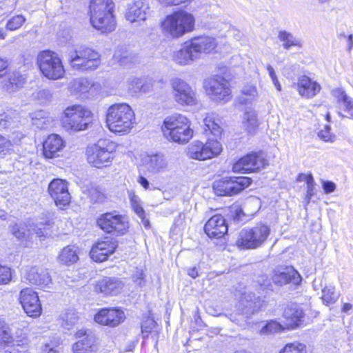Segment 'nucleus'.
<instances>
[{"label": "nucleus", "instance_id": "nucleus-27", "mask_svg": "<svg viewBox=\"0 0 353 353\" xmlns=\"http://www.w3.org/2000/svg\"><path fill=\"white\" fill-rule=\"evenodd\" d=\"M272 280L275 284L281 286L289 283L299 285L301 283L302 278L294 268L286 267L283 271L276 272Z\"/></svg>", "mask_w": 353, "mask_h": 353}, {"label": "nucleus", "instance_id": "nucleus-18", "mask_svg": "<svg viewBox=\"0 0 353 353\" xmlns=\"http://www.w3.org/2000/svg\"><path fill=\"white\" fill-rule=\"evenodd\" d=\"M24 278L32 285L41 289H50L52 285L48 271L42 268L32 266L25 270Z\"/></svg>", "mask_w": 353, "mask_h": 353}, {"label": "nucleus", "instance_id": "nucleus-23", "mask_svg": "<svg viewBox=\"0 0 353 353\" xmlns=\"http://www.w3.org/2000/svg\"><path fill=\"white\" fill-rule=\"evenodd\" d=\"M64 147L65 142L62 138L57 134H52L43 143V156L47 159L57 157Z\"/></svg>", "mask_w": 353, "mask_h": 353}, {"label": "nucleus", "instance_id": "nucleus-34", "mask_svg": "<svg viewBox=\"0 0 353 353\" xmlns=\"http://www.w3.org/2000/svg\"><path fill=\"white\" fill-rule=\"evenodd\" d=\"M188 125H190V121L186 117L179 113H174L164 119L161 129L163 133H164L165 130L170 131L178 128Z\"/></svg>", "mask_w": 353, "mask_h": 353}, {"label": "nucleus", "instance_id": "nucleus-56", "mask_svg": "<svg viewBox=\"0 0 353 353\" xmlns=\"http://www.w3.org/2000/svg\"><path fill=\"white\" fill-rule=\"evenodd\" d=\"M49 225L48 223H37L32 230L39 237H44L48 234L47 227Z\"/></svg>", "mask_w": 353, "mask_h": 353}, {"label": "nucleus", "instance_id": "nucleus-53", "mask_svg": "<svg viewBox=\"0 0 353 353\" xmlns=\"http://www.w3.org/2000/svg\"><path fill=\"white\" fill-rule=\"evenodd\" d=\"M12 273L10 268L0 265V284H7L11 281Z\"/></svg>", "mask_w": 353, "mask_h": 353}, {"label": "nucleus", "instance_id": "nucleus-6", "mask_svg": "<svg viewBox=\"0 0 353 353\" xmlns=\"http://www.w3.org/2000/svg\"><path fill=\"white\" fill-rule=\"evenodd\" d=\"M37 64L43 74L50 79L63 77L65 70L60 58L51 51L41 52L37 56Z\"/></svg>", "mask_w": 353, "mask_h": 353}, {"label": "nucleus", "instance_id": "nucleus-9", "mask_svg": "<svg viewBox=\"0 0 353 353\" xmlns=\"http://www.w3.org/2000/svg\"><path fill=\"white\" fill-rule=\"evenodd\" d=\"M250 183V178L231 176L215 181L213 188L219 196H232L248 188Z\"/></svg>", "mask_w": 353, "mask_h": 353}, {"label": "nucleus", "instance_id": "nucleus-2", "mask_svg": "<svg viewBox=\"0 0 353 353\" xmlns=\"http://www.w3.org/2000/svg\"><path fill=\"white\" fill-rule=\"evenodd\" d=\"M116 150V145L109 140H99L92 145L87 148L88 162L92 166L101 168L110 163Z\"/></svg>", "mask_w": 353, "mask_h": 353}, {"label": "nucleus", "instance_id": "nucleus-55", "mask_svg": "<svg viewBox=\"0 0 353 353\" xmlns=\"http://www.w3.org/2000/svg\"><path fill=\"white\" fill-rule=\"evenodd\" d=\"M156 325L157 323L154 319L150 318L147 319L141 325L142 333L143 334H145L143 337L148 336V334L152 332Z\"/></svg>", "mask_w": 353, "mask_h": 353}, {"label": "nucleus", "instance_id": "nucleus-16", "mask_svg": "<svg viewBox=\"0 0 353 353\" xmlns=\"http://www.w3.org/2000/svg\"><path fill=\"white\" fill-rule=\"evenodd\" d=\"M27 345L28 340L26 338L14 340L9 325L0 319V346L10 347V353H21L25 352Z\"/></svg>", "mask_w": 353, "mask_h": 353}, {"label": "nucleus", "instance_id": "nucleus-17", "mask_svg": "<svg viewBox=\"0 0 353 353\" xmlns=\"http://www.w3.org/2000/svg\"><path fill=\"white\" fill-rule=\"evenodd\" d=\"M117 247V241L111 237H105L99 240L92 247L90 257L96 262H103L112 254Z\"/></svg>", "mask_w": 353, "mask_h": 353}, {"label": "nucleus", "instance_id": "nucleus-13", "mask_svg": "<svg viewBox=\"0 0 353 353\" xmlns=\"http://www.w3.org/2000/svg\"><path fill=\"white\" fill-rule=\"evenodd\" d=\"M92 112H63L61 122L66 130L81 131L92 123Z\"/></svg>", "mask_w": 353, "mask_h": 353}, {"label": "nucleus", "instance_id": "nucleus-20", "mask_svg": "<svg viewBox=\"0 0 353 353\" xmlns=\"http://www.w3.org/2000/svg\"><path fill=\"white\" fill-rule=\"evenodd\" d=\"M190 43L196 57L199 59L202 54H208L215 52L218 46L216 38L203 35L192 39Z\"/></svg>", "mask_w": 353, "mask_h": 353}, {"label": "nucleus", "instance_id": "nucleus-28", "mask_svg": "<svg viewBox=\"0 0 353 353\" xmlns=\"http://www.w3.org/2000/svg\"><path fill=\"white\" fill-rule=\"evenodd\" d=\"M321 85L306 76H302L298 79L296 90L299 94L305 98H312L321 90Z\"/></svg>", "mask_w": 353, "mask_h": 353}, {"label": "nucleus", "instance_id": "nucleus-58", "mask_svg": "<svg viewBox=\"0 0 353 353\" xmlns=\"http://www.w3.org/2000/svg\"><path fill=\"white\" fill-rule=\"evenodd\" d=\"M321 183L325 194H330L336 189L335 183L332 181L321 180Z\"/></svg>", "mask_w": 353, "mask_h": 353}, {"label": "nucleus", "instance_id": "nucleus-52", "mask_svg": "<svg viewBox=\"0 0 353 353\" xmlns=\"http://www.w3.org/2000/svg\"><path fill=\"white\" fill-rule=\"evenodd\" d=\"M318 137L325 142H334L335 141V135L330 132V127L325 125L324 128L321 130L318 133Z\"/></svg>", "mask_w": 353, "mask_h": 353}, {"label": "nucleus", "instance_id": "nucleus-59", "mask_svg": "<svg viewBox=\"0 0 353 353\" xmlns=\"http://www.w3.org/2000/svg\"><path fill=\"white\" fill-rule=\"evenodd\" d=\"M108 110H132V108L128 103H116L111 105Z\"/></svg>", "mask_w": 353, "mask_h": 353}, {"label": "nucleus", "instance_id": "nucleus-31", "mask_svg": "<svg viewBox=\"0 0 353 353\" xmlns=\"http://www.w3.org/2000/svg\"><path fill=\"white\" fill-rule=\"evenodd\" d=\"M163 134V136L169 141L181 144H185L192 139L193 136V131L190 128V125H188L178 128L170 131L165 130V132Z\"/></svg>", "mask_w": 353, "mask_h": 353}, {"label": "nucleus", "instance_id": "nucleus-44", "mask_svg": "<svg viewBox=\"0 0 353 353\" xmlns=\"http://www.w3.org/2000/svg\"><path fill=\"white\" fill-rule=\"evenodd\" d=\"M25 82V78L21 74L13 73L9 78L8 84H6V89L10 92H14L22 87Z\"/></svg>", "mask_w": 353, "mask_h": 353}, {"label": "nucleus", "instance_id": "nucleus-45", "mask_svg": "<svg viewBox=\"0 0 353 353\" xmlns=\"http://www.w3.org/2000/svg\"><path fill=\"white\" fill-rule=\"evenodd\" d=\"M243 119L244 126L249 133L254 132L259 126V121L255 112H245Z\"/></svg>", "mask_w": 353, "mask_h": 353}, {"label": "nucleus", "instance_id": "nucleus-32", "mask_svg": "<svg viewBox=\"0 0 353 353\" xmlns=\"http://www.w3.org/2000/svg\"><path fill=\"white\" fill-rule=\"evenodd\" d=\"M99 83H93L87 79L81 78L72 82L71 89L76 93L81 94L88 93L89 96H94L100 90Z\"/></svg>", "mask_w": 353, "mask_h": 353}, {"label": "nucleus", "instance_id": "nucleus-43", "mask_svg": "<svg viewBox=\"0 0 353 353\" xmlns=\"http://www.w3.org/2000/svg\"><path fill=\"white\" fill-rule=\"evenodd\" d=\"M284 330H287L284 323L281 324L276 321L271 320L268 321L266 324L261 329L260 334L261 335H268L278 333Z\"/></svg>", "mask_w": 353, "mask_h": 353}, {"label": "nucleus", "instance_id": "nucleus-47", "mask_svg": "<svg viewBox=\"0 0 353 353\" xmlns=\"http://www.w3.org/2000/svg\"><path fill=\"white\" fill-rule=\"evenodd\" d=\"M321 299L326 305L333 303L338 299V294L335 292V288L332 285L325 286L322 290Z\"/></svg>", "mask_w": 353, "mask_h": 353}, {"label": "nucleus", "instance_id": "nucleus-26", "mask_svg": "<svg viewBox=\"0 0 353 353\" xmlns=\"http://www.w3.org/2000/svg\"><path fill=\"white\" fill-rule=\"evenodd\" d=\"M149 10L148 3L143 0H137L130 4L125 13V18L131 23L146 19Z\"/></svg>", "mask_w": 353, "mask_h": 353}, {"label": "nucleus", "instance_id": "nucleus-21", "mask_svg": "<svg viewBox=\"0 0 353 353\" xmlns=\"http://www.w3.org/2000/svg\"><path fill=\"white\" fill-rule=\"evenodd\" d=\"M141 161L145 169L152 174L164 172L168 168L167 157L162 153L145 154L142 157Z\"/></svg>", "mask_w": 353, "mask_h": 353}, {"label": "nucleus", "instance_id": "nucleus-33", "mask_svg": "<svg viewBox=\"0 0 353 353\" xmlns=\"http://www.w3.org/2000/svg\"><path fill=\"white\" fill-rule=\"evenodd\" d=\"M263 300L260 296H256V295L252 292H243L241 297L239 303L241 306L248 308V312H254V311L259 310L262 307V303Z\"/></svg>", "mask_w": 353, "mask_h": 353}, {"label": "nucleus", "instance_id": "nucleus-1", "mask_svg": "<svg viewBox=\"0 0 353 353\" xmlns=\"http://www.w3.org/2000/svg\"><path fill=\"white\" fill-rule=\"evenodd\" d=\"M194 16L185 10H179L168 15L161 23L163 30L173 38H179L194 30Z\"/></svg>", "mask_w": 353, "mask_h": 353}, {"label": "nucleus", "instance_id": "nucleus-30", "mask_svg": "<svg viewBox=\"0 0 353 353\" xmlns=\"http://www.w3.org/2000/svg\"><path fill=\"white\" fill-rule=\"evenodd\" d=\"M172 59L177 65H188L198 58L190 42H186L179 50L173 52Z\"/></svg>", "mask_w": 353, "mask_h": 353}, {"label": "nucleus", "instance_id": "nucleus-62", "mask_svg": "<svg viewBox=\"0 0 353 353\" xmlns=\"http://www.w3.org/2000/svg\"><path fill=\"white\" fill-rule=\"evenodd\" d=\"M137 182L145 189H150V183L148 180L143 176H139L137 179Z\"/></svg>", "mask_w": 353, "mask_h": 353}, {"label": "nucleus", "instance_id": "nucleus-35", "mask_svg": "<svg viewBox=\"0 0 353 353\" xmlns=\"http://www.w3.org/2000/svg\"><path fill=\"white\" fill-rule=\"evenodd\" d=\"M59 263L70 265L79 260L77 248L74 245H68L63 248L57 256Z\"/></svg>", "mask_w": 353, "mask_h": 353}, {"label": "nucleus", "instance_id": "nucleus-46", "mask_svg": "<svg viewBox=\"0 0 353 353\" xmlns=\"http://www.w3.org/2000/svg\"><path fill=\"white\" fill-rule=\"evenodd\" d=\"M128 196L130 201L132 208L134 212L141 218L144 219V210L142 208L140 198L133 192H128Z\"/></svg>", "mask_w": 353, "mask_h": 353}, {"label": "nucleus", "instance_id": "nucleus-57", "mask_svg": "<svg viewBox=\"0 0 353 353\" xmlns=\"http://www.w3.org/2000/svg\"><path fill=\"white\" fill-rule=\"evenodd\" d=\"M13 235L19 240L26 236V229L21 224L15 223L12 228Z\"/></svg>", "mask_w": 353, "mask_h": 353}, {"label": "nucleus", "instance_id": "nucleus-24", "mask_svg": "<svg viewBox=\"0 0 353 353\" xmlns=\"http://www.w3.org/2000/svg\"><path fill=\"white\" fill-rule=\"evenodd\" d=\"M114 4L112 0H91L90 3V15L91 23L101 24V13L114 10Z\"/></svg>", "mask_w": 353, "mask_h": 353}, {"label": "nucleus", "instance_id": "nucleus-15", "mask_svg": "<svg viewBox=\"0 0 353 353\" xmlns=\"http://www.w3.org/2000/svg\"><path fill=\"white\" fill-rule=\"evenodd\" d=\"M19 301L24 312L30 316H39L42 312L38 294L31 288L23 289L19 294Z\"/></svg>", "mask_w": 353, "mask_h": 353}, {"label": "nucleus", "instance_id": "nucleus-51", "mask_svg": "<svg viewBox=\"0 0 353 353\" xmlns=\"http://www.w3.org/2000/svg\"><path fill=\"white\" fill-rule=\"evenodd\" d=\"M12 151V143L7 138L0 135V156L5 157L10 154Z\"/></svg>", "mask_w": 353, "mask_h": 353}, {"label": "nucleus", "instance_id": "nucleus-42", "mask_svg": "<svg viewBox=\"0 0 353 353\" xmlns=\"http://www.w3.org/2000/svg\"><path fill=\"white\" fill-rule=\"evenodd\" d=\"M258 92L253 85H246L243 87L241 95L238 99V102L241 104H249L257 96Z\"/></svg>", "mask_w": 353, "mask_h": 353}, {"label": "nucleus", "instance_id": "nucleus-12", "mask_svg": "<svg viewBox=\"0 0 353 353\" xmlns=\"http://www.w3.org/2000/svg\"><path fill=\"white\" fill-rule=\"evenodd\" d=\"M171 86L174 100L179 104L188 106L198 104L196 91L186 81L174 78L171 81Z\"/></svg>", "mask_w": 353, "mask_h": 353}, {"label": "nucleus", "instance_id": "nucleus-10", "mask_svg": "<svg viewBox=\"0 0 353 353\" xmlns=\"http://www.w3.org/2000/svg\"><path fill=\"white\" fill-rule=\"evenodd\" d=\"M268 165V160L264 153L253 152L247 154L239 161H237L232 166L234 172L238 173H250L265 168Z\"/></svg>", "mask_w": 353, "mask_h": 353}, {"label": "nucleus", "instance_id": "nucleus-61", "mask_svg": "<svg viewBox=\"0 0 353 353\" xmlns=\"http://www.w3.org/2000/svg\"><path fill=\"white\" fill-rule=\"evenodd\" d=\"M153 86V83L151 81H143L141 84V93H147L150 90H151Z\"/></svg>", "mask_w": 353, "mask_h": 353}, {"label": "nucleus", "instance_id": "nucleus-38", "mask_svg": "<svg viewBox=\"0 0 353 353\" xmlns=\"http://www.w3.org/2000/svg\"><path fill=\"white\" fill-rule=\"evenodd\" d=\"M278 37L283 43V47L285 50H289L292 47L301 48L303 46L301 40L294 37L290 32L286 31H279Z\"/></svg>", "mask_w": 353, "mask_h": 353}, {"label": "nucleus", "instance_id": "nucleus-7", "mask_svg": "<svg viewBox=\"0 0 353 353\" xmlns=\"http://www.w3.org/2000/svg\"><path fill=\"white\" fill-rule=\"evenodd\" d=\"M97 224L105 232L117 235L125 234L129 228L128 217L115 211L102 214L97 219Z\"/></svg>", "mask_w": 353, "mask_h": 353}, {"label": "nucleus", "instance_id": "nucleus-50", "mask_svg": "<svg viewBox=\"0 0 353 353\" xmlns=\"http://www.w3.org/2000/svg\"><path fill=\"white\" fill-rule=\"evenodd\" d=\"M26 19L21 14L14 16L6 23V29L8 30H16L19 29L25 22Z\"/></svg>", "mask_w": 353, "mask_h": 353}, {"label": "nucleus", "instance_id": "nucleus-54", "mask_svg": "<svg viewBox=\"0 0 353 353\" xmlns=\"http://www.w3.org/2000/svg\"><path fill=\"white\" fill-rule=\"evenodd\" d=\"M128 89L134 94L141 93L142 80L139 78H132L128 81Z\"/></svg>", "mask_w": 353, "mask_h": 353}, {"label": "nucleus", "instance_id": "nucleus-19", "mask_svg": "<svg viewBox=\"0 0 353 353\" xmlns=\"http://www.w3.org/2000/svg\"><path fill=\"white\" fill-rule=\"evenodd\" d=\"M124 319V312L117 308H103L94 316L96 323L112 327L119 325Z\"/></svg>", "mask_w": 353, "mask_h": 353}, {"label": "nucleus", "instance_id": "nucleus-25", "mask_svg": "<svg viewBox=\"0 0 353 353\" xmlns=\"http://www.w3.org/2000/svg\"><path fill=\"white\" fill-rule=\"evenodd\" d=\"M283 317L285 319L284 324L286 329H294L299 326L303 318V312L299 305L292 303L285 308Z\"/></svg>", "mask_w": 353, "mask_h": 353}, {"label": "nucleus", "instance_id": "nucleus-48", "mask_svg": "<svg viewBox=\"0 0 353 353\" xmlns=\"http://www.w3.org/2000/svg\"><path fill=\"white\" fill-rule=\"evenodd\" d=\"M279 353H307L305 345L301 343H288Z\"/></svg>", "mask_w": 353, "mask_h": 353}, {"label": "nucleus", "instance_id": "nucleus-11", "mask_svg": "<svg viewBox=\"0 0 353 353\" xmlns=\"http://www.w3.org/2000/svg\"><path fill=\"white\" fill-rule=\"evenodd\" d=\"M134 122V112H108L106 114V125L114 133L128 132Z\"/></svg>", "mask_w": 353, "mask_h": 353}, {"label": "nucleus", "instance_id": "nucleus-60", "mask_svg": "<svg viewBox=\"0 0 353 353\" xmlns=\"http://www.w3.org/2000/svg\"><path fill=\"white\" fill-rule=\"evenodd\" d=\"M10 120L5 112L0 113V129H5L10 125Z\"/></svg>", "mask_w": 353, "mask_h": 353}, {"label": "nucleus", "instance_id": "nucleus-36", "mask_svg": "<svg viewBox=\"0 0 353 353\" xmlns=\"http://www.w3.org/2000/svg\"><path fill=\"white\" fill-rule=\"evenodd\" d=\"M114 10H109L108 12L101 13L100 18L101 19V24L92 23V26L101 31L102 32H110L114 30L116 28V21L113 14Z\"/></svg>", "mask_w": 353, "mask_h": 353}, {"label": "nucleus", "instance_id": "nucleus-4", "mask_svg": "<svg viewBox=\"0 0 353 353\" xmlns=\"http://www.w3.org/2000/svg\"><path fill=\"white\" fill-rule=\"evenodd\" d=\"M203 87L205 94L214 102L225 103L232 98L230 82L220 75H212L205 79Z\"/></svg>", "mask_w": 353, "mask_h": 353}, {"label": "nucleus", "instance_id": "nucleus-39", "mask_svg": "<svg viewBox=\"0 0 353 353\" xmlns=\"http://www.w3.org/2000/svg\"><path fill=\"white\" fill-rule=\"evenodd\" d=\"M219 119H215L213 112L208 113L203 119L204 130L205 132L209 131L215 137H219L221 134L222 129L219 125Z\"/></svg>", "mask_w": 353, "mask_h": 353}, {"label": "nucleus", "instance_id": "nucleus-22", "mask_svg": "<svg viewBox=\"0 0 353 353\" xmlns=\"http://www.w3.org/2000/svg\"><path fill=\"white\" fill-rule=\"evenodd\" d=\"M228 225L220 214L211 217L205 223L204 230L210 238L219 239L228 232Z\"/></svg>", "mask_w": 353, "mask_h": 353}, {"label": "nucleus", "instance_id": "nucleus-5", "mask_svg": "<svg viewBox=\"0 0 353 353\" xmlns=\"http://www.w3.org/2000/svg\"><path fill=\"white\" fill-rule=\"evenodd\" d=\"M223 150L221 143L216 139H208L205 143L194 141L189 144L185 153L190 159L205 161L219 156Z\"/></svg>", "mask_w": 353, "mask_h": 353}, {"label": "nucleus", "instance_id": "nucleus-49", "mask_svg": "<svg viewBox=\"0 0 353 353\" xmlns=\"http://www.w3.org/2000/svg\"><path fill=\"white\" fill-rule=\"evenodd\" d=\"M303 176L305 181L307 184V193L305 196L306 203H309L312 196L314 194V179L312 174L303 175L299 177Z\"/></svg>", "mask_w": 353, "mask_h": 353}, {"label": "nucleus", "instance_id": "nucleus-40", "mask_svg": "<svg viewBox=\"0 0 353 353\" xmlns=\"http://www.w3.org/2000/svg\"><path fill=\"white\" fill-rule=\"evenodd\" d=\"M47 112H33L30 114L32 124L39 129L48 128L52 120L46 115Z\"/></svg>", "mask_w": 353, "mask_h": 353}, {"label": "nucleus", "instance_id": "nucleus-64", "mask_svg": "<svg viewBox=\"0 0 353 353\" xmlns=\"http://www.w3.org/2000/svg\"><path fill=\"white\" fill-rule=\"evenodd\" d=\"M7 67H8L7 61L5 59H0V77H1L3 75L4 72H5L6 69L7 68Z\"/></svg>", "mask_w": 353, "mask_h": 353}, {"label": "nucleus", "instance_id": "nucleus-63", "mask_svg": "<svg viewBox=\"0 0 353 353\" xmlns=\"http://www.w3.org/2000/svg\"><path fill=\"white\" fill-rule=\"evenodd\" d=\"M143 273L142 271L137 272L136 274L134 276V282L142 286L143 285Z\"/></svg>", "mask_w": 353, "mask_h": 353}, {"label": "nucleus", "instance_id": "nucleus-37", "mask_svg": "<svg viewBox=\"0 0 353 353\" xmlns=\"http://www.w3.org/2000/svg\"><path fill=\"white\" fill-rule=\"evenodd\" d=\"M331 95L340 108L346 110L353 109V99L348 96L343 88H336L332 89Z\"/></svg>", "mask_w": 353, "mask_h": 353}, {"label": "nucleus", "instance_id": "nucleus-3", "mask_svg": "<svg viewBox=\"0 0 353 353\" xmlns=\"http://www.w3.org/2000/svg\"><path fill=\"white\" fill-rule=\"evenodd\" d=\"M270 233V228L263 223L245 228L239 233L236 245L243 249L258 248L266 241Z\"/></svg>", "mask_w": 353, "mask_h": 353}, {"label": "nucleus", "instance_id": "nucleus-29", "mask_svg": "<svg viewBox=\"0 0 353 353\" xmlns=\"http://www.w3.org/2000/svg\"><path fill=\"white\" fill-rule=\"evenodd\" d=\"M123 286L122 282L119 279L105 277L97 282L95 290L103 295H115L120 292Z\"/></svg>", "mask_w": 353, "mask_h": 353}, {"label": "nucleus", "instance_id": "nucleus-41", "mask_svg": "<svg viewBox=\"0 0 353 353\" xmlns=\"http://www.w3.org/2000/svg\"><path fill=\"white\" fill-rule=\"evenodd\" d=\"M94 340L92 336H87L73 345L74 353H92Z\"/></svg>", "mask_w": 353, "mask_h": 353}, {"label": "nucleus", "instance_id": "nucleus-14", "mask_svg": "<svg viewBox=\"0 0 353 353\" xmlns=\"http://www.w3.org/2000/svg\"><path fill=\"white\" fill-rule=\"evenodd\" d=\"M48 191L57 206L63 210L71 201L68 183L63 179H53L48 185Z\"/></svg>", "mask_w": 353, "mask_h": 353}, {"label": "nucleus", "instance_id": "nucleus-8", "mask_svg": "<svg viewBox=\"0 0 353 353\" xmlns=\"http://www.w3.org/2000/svg\"><path fill=\"white\" fill-rule=\"evenodd\" d=\"M99 54L89 48L77 50L70 55V65L77 70H95L100 65Z\"/></svg>", "mask_w": 353, "mask_h": 353}]
</instances>
